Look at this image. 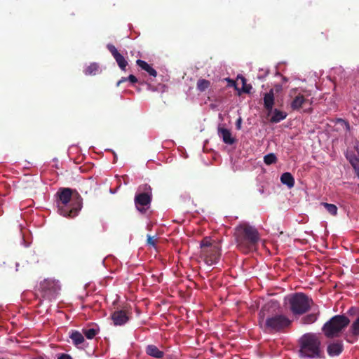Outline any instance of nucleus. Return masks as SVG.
Here are the masks:
<instances>
[{"mask_svg": "<svg viewBox=\"0 0 359 359\" xmlns=\"http://www.w3.org/2000/svg\"><path fill=\"white\" fill-rule=\"evenodd\" d=\"M157 239L150 235H147V243L148 245L156 248Z\"/></svg>", "mask_w": 359, "mask_h": 359, "instance_id": "7c9ffc66", "label": "nucleus"}, {"mask_svg": "<svg viewBox=\"0 0 359 359\" xmlns=\"http://www.w3.org/2000/svg\"><path fill=\"white\" fill-rule=\"evenodd\" d=\"M346 157L348 160L352 167L359 164V158L357 157L353 153L347 154Z\"/></svg>", "mask_w": 359, "mask_h": 359, "instance_id": "cd10ccee", "label": "nucleus"}, {"mask_svg": "<svg viewBox=\"0 0 359 359\" xmlns=\"http://www.w3.org/2000/svg\"><path fill=\"white\" fill-rule=\"evenodd\" d=\"M321 204L332 215L335 216L337 214L338 208L335 205L327 203H322Z\"/></svg>", "mask_w": 359, "mask_h": 359, "instance_id": "bb28decb", "label": "nucleus"}, {"mask_svg": "<svg viewBox=\"0 0 359 359\" xmlns=\"http://www.w3.org/2000/svg\"><path fill=\"white\" fill-rule=\"evenodd\" d=\"M60 290L59 283L56 280L47 278L40 283L39 292L43 299L51 301L56 297Z\"/></svg>", "mask_w": 359, "mask_h": 359, "instance_id": "0eeeda50", "label": "nucleus"}, {"mask_svg": "<svg viewBox=\"0 0 359 359\" xmlns=\"http://www.w3.org/2000/svg\"><path fill=\"white\" fill-rule=\"evenodd\" d=\"M269 304H266L259 313V323H264V330L269 333L284 332L292 325V320L285 314H267Z\"/></svg>", "mask_w": 359, "mask_h": 359, "instance_id": "7ed1b4c3", "label": "nucleus"}, {"mask_svg": "<svg viewBox=\"0 0 359 359\" xmlns=\"http://www.w3.org/2000/svg\"><path fill=\"white\" fill-rule=\"evenodd\" d=\"M238 79H241V81H242V84H243L242 91L245 93H249L250 92L251 88H252L251 85H248L246 83V79H245V77H243V76H238Z\"/></svg>", "mask_w": 359, "mask_h": 359, "instance_id": "c756f323", "label": "nucleus"}, {"mask_svg": "<svg viewBox=\"0 0 359 359\" xmlns=\"http://www.w3.org/2000/svg\"><path fill=\"white\" fill-rule=\"evenodd\" d=\"M128 81V77H122L116 83V86H119L121 83Z\"/></svg>", "mask_w": 359, "mask_h": 359, "instance_id": "f704fd0d", "label": "nucleus"}, {"mask_svg": "<svg viewBox=\"0 0 359 359\" xmlns=\"http://www.w3.org/2000/svg\"><path fill=\"white\" fill-rule=\"evenodd\" d=\"M210 81L205 79H199L196 83V88L200 92L205 91L210 87Z\"/></svg>", "mask_w": 359, "mask_h": 359, "instance_id": "4be33fe9", "label": "nucleus"}, {"mask_svg": "<svg viewBox=\"0 0 359 359\" xmlns=\"http://www.w3.org/2000/svg\"><path fill=\"white\" fill-rule=\"evenodd\" d=\"M107 48L115 59L120 69L123 71H126L128 64L125 57L117 50L116 48L113 44H107Z\"/></svg>", "mask_w": 359, "mask_h": 359, "instance_id": "9d476101", "label": "nucleus"}, {"mask_svg": "<svg viewBox=\"0 0 359 359\" xmlns=\"http://www.w3.org/2000/svg\"><path fill=\"white\" fill-rule=\"evenodd\" d=\"M69 338L76 346L83 344L85 341L83 334L77 330H72L69 332Z\"/></svg>", "mask_w": 359, "mask_h": 359, "instance_id": "f3484780", "label": "nucleus"}, {"mask_svg": "<svg viewBox=\"0 0 359 359\" xmlns=\"http://www.w3.org/2000/svg\"><path fill=\"white\" fill-rule=\"evenodd\" d=\"M32 359H44L42 357H37V358H34Z\"/></svg>", "mask_w": 359, "mask_h": 359, "instance_id": "4c0bfd02", "label": "nucleus"}, {"mask_svg": "<svg viewBox=\"0 0 359 359\" xmlns=\"http://www.w3.org/2000/svg\"><path fill=\"white\" fill-rule=\"evenodd\" d=\"M145 352L148 355L155 358H162L164 356L163 351H160L158 348L154 344L147 345L145 348Z\"/></svg>", "mask_w": 359, "mask_h": 359, "instance_id": "2eb2a0df", "label": "nucleus"}, {"mask_svg": "<svg viewBox=\"0 0 359 359\" xmlns=\"http://www.w3.org/2000/svg\"><path fill=\"white\" fill-rule=\"evenodd\" d=\"M136 64L142 70L147 72L150 76L154 77H156L157 76V72L147 62L142 60H137L136 61Z\"/></svg>", "mask_w": 359, "mask_h": 359, "instance_id": "dca6fc26", "label": "nucleus"}, {"mask_svg": "<svg viewBox=\"0 0 359 359\" xmlns=\"http://www.w3.org/2000/svg\"><path fill=\"white\" fill-rule=\"evenodd\" d=\"M357 177H359V164L353 167Z\"/></svg>", "mask_w": 359, "mask_h": 359, "instance_id": "c9c22d12", "label": "nucleus"}, {"mask_svg": "<svg viewBox=\"0 0 359 359\" xmlns=\"http://www.w3.org/2000/svg\"><path fill=\"white\" fill-rule=\"evenodd\" d=\"M353 309H354L353 308H351V309H350V311H352Z\"/></svg>", "mask_w": 359, "mask_h": 359, "instance_id": "58836bf2", "label": "nucleus"}, {"mask_svg": "<svg viewBox=\"0 0 359 359\" xmlns=\"http://www.w3.org/2000/svg\"><path fill=\"white\" fill-rule=\"evenodd\" d=\"M218 135L226 144L231 145L236 142V139L232 137L230 130L226 128H218Z\"/></svg>", "mask_w": 359, "mask_h": 359, "instance_id": "f8f14e48", "label": "nucleus"}, {"mask_svg": "<svg viewBox=\"0 0 359 359\" xmlns=\"http://www.w3.org/2000/svg\"><path fill=\"white\" fill-rule=\"evenodd\" d=\"M318 316L319 311L313 313L307 314L304 316L303 318H302L301 322L302 323L305 325L312 324L317 320Z\"/></svg>", "mask_w": 359, "mask_h": 359, "instance_id": "412c9836", "label": "nucleus"}, {"mask_svg": "<svg viewBox=\"0 0 359 359\" xmlns=\"http://www.w3.org/2000/svg\"><path fill=\"white\" fill-rule=\"evenodd\" d=\"M343 351V344L341 341H336L327 346V351L330 356L339 355Z\"/></svg>", "mask_w": 359, "mask_h": 359, "instance_id": "ddd939ff", "label": "nucleus"}, {"mask_svg": "<svg viewBox=\"0 0 359 359\" xmlns=\"http://www.w3.org/2000/svg\"><path fill=\"white\" fill-rule=\"evenodd\" d=\"M58 212L64 217L73 218L82 208V198L76 190L60 188L56 193Z\"/></svg>", "mask_w": 359, "mask_h": 359, "instance_id": "f257e3e1", "label": "nucleus"}, {"mask_svg": "<svg viewBox=\"0 0 359 359\" xmlns=\"http://www.w3.org/2000/svg\"><path fill=\"white\" fill-rule=\"evenodd\" d=\"M290 305V311L294 316L307 313L315 305L313 299L303 292H296L285 298Z\"/></svg>", "mask_w": 359, "mask_h": 359, "instance_id": "39448f33", "label": "nucleus"}, {"mask_svg": "<svg viewBox=\"0 0 359 359\" xmlns=\"http://www.w3.org/2000/svg\"><path fill=\"white\" fill-rule=\"evenodd\" d=\"M228 81L231 83V86H236V82L231 79H228Z\"/></svg>", "mask_w": 359, "mask_h": 359, "instance_id": "e433bc0d", "label": "nucleus"}, {"mask_svg": "<svg viewBox=\"0 0 359 359\" xmlns=\"http://www.w3.org/2000/svg\"><path fill=\"white\" fill-rule=\"evenodd\" d=\"M274 105V92L273 89H271L269 92L264 94V107L269 111H273V107Z\"/></svg>", "mask_w": 359, "mask_h": 359, "instance_id": "4468645a", "label": "nucleus"}, {"mask_svg": "<svg viewBox=\"0 0 359 359\" xmlns=\"http://www.w3.org/2000/svg\"><path fill=\"white\" fill-rule=\"evenodd\" d=\"M264 161L266 165H271L277 161V158L274 154L271 153L264 157Z\"/></svg>", "mask_w": 359, "mask_h": 359, "instance_id": "c85d7f7f", "label": "nucleus"}, {"mask_svg": "<svg viewBox=\"0 0 359 359\" xmlns=\"http://www.w3.org/2000/svg\"><path fill=\"white\" fill-rule=\"evenodd\" d=\"M128 81H130L132 83H135L137 82V79L135 76L130 74L128 77Z\"/></svg>", "mask_w": 359, "mask_h": 359, "instance_id": "473e14b6", "label": "nucleus"}, {"mask_svg": "<svg viewBox=\"0 0 359 359\" xmlns=\"http://www.w3.org/2000/svg\"><path fill=\"white\" fill-rule=\"evenodd\" d=\"M201 255L204 257L205 262L209 265L217 263L220 258V248L218 245L204 250Z\"/></svg>", "mask_w": 359, "mask_h": 359, "instance_id": "1a4fd4ad", "label": "nucleus"}, {"mask_svg": "<svg viewBox=\"0 0 359 359\" xmlns=\"http://www.w3.org/2000/svg\"><path fill=\"white\" fill-rule=\"evenodd\" d=\"M237 248L243 253L254 250L260 240L257 229L248 223L238 225L233 233Z\"/></svg>", "mask_w": 359, "mask_h": 359, "instance_id": "f03ea898", "label": "nucleus"}, {"mask_svg": "<svg viewBox=\"0 0 359 359\" xmlns=\"http://www.w3.org/2000/svg\"><path fill=\"white\" fill-rule=\"evenodd\" d=\"M307 102H309L308 100L305 99L302 95L299 94L294 98V100L291 102V108L293 110H299Z\"/></svg>", "mask_w": 359, "mask_h": 359, "instance_id": "a211bd4d", "label": "nucleus"}, {"mask_svg": "<svg viewBox=\"0 0 359 359\" xmlns=\"http://www.w3.org/2000/svg\"><path fill=\"white\" fill-rule=\"evenodd\" d=\"M349 323L350 320L348 317L344 315H336L323 325L322 330L327 338L336 337Z\"/></svg>", "mask_w": 359, "mask_h": 359, "instance_id": "423d86ee", "label": "nucleus"}, {"mask_svg": "<svg viewBox=\"0 0 359 359\" xmlns=\"http://www.w3.org/2000/svg\"><path fill=\"white\" fill-rule=\"evenodd\" d=\"M349 332L355 338L359 337V315L350 327Z\"/></svg>", "mask_w": 359, "mask_h": 359, "instance_id": "5701e85b", "label": "nucleus"}, {"mask_svg": "<svg viewBox=\"0 0 359 359\" xmlns=\"http://www.w3.org/2000/svg\"><path fill=\"white\" fill-rule=\"evenodd\" d=\"M241 123H242V118L240 117L237 119L236 123V127L238 130H240L241 128Z\"/></svg>", "mask_w": 359, "mask_h": 359, "instance_id": "72a5a7b5", "label": "nucleus"}, {"mask_svg": "<svg viewBox=\"0 0 359 359\" xmlns=\"http://www.w3.org/2000/svg\"><path fill=\"white\" fill-rule=\"evenodd\" d=\"M215 245H217V244H212L210 238H204L201 242V253H203L204 250H207L208 248H211V247Z\"/></svg>", "mask_w": 359, "mask_h": 359, "instance_id": "b1692460", "label": "nucleus"}, {"mask_svg": "<svg viewBox=\"0 0 359 359\" xmlns=\"http://www.w3.org/2000/svg\"><path fill=\"white\" fill-rule=\"evenodd\" d=\"M99 332V330L95 328L83 329V334L88 339H93Z\"/></svg>", "mask_w": 359, "mask_h": 359, "instance_id": "393cba45", "label": "nucleus"}, {"mask_svg": "<svg viewBox=\"0 0 359 359\" xmlns=\"http://www.w3.org/2000/svg\"><path fill=\"white\" fill-rule=\"evenodd\" d=\"M280 182L282 184L287 185L289 189L292 188L294 185V179L290 172H284L282 174Z\"/></svg>", "mask_w": 359, "mask_h": 359, "instance_id": "6ab92c4d", "label": "nucleus"}, {"mask_svg": "<svg viewBox=\"0 0 359 359\" xmlns=\"http://www.w3.org/2000/svg\"><path fill=\"white\" fill-rule=\"evenodd\" d=\"M111 319L115 325H123L130 319L127 313L124 310L116 311L111 314Z\"/></svg>", "mask_w": 359, "mask_h": 359, "instance_id": "9b49d317", "label": "nucleus"}, {"mask_svg": "<svg viewBox=\"0 0 359 359\" xmlns=\"http://www.w3.org/2000/svg\"><path fill=\"white\" fill-rule=\"evenodd\" d=\"M273 114L271 116L270 121L271 123H279L282 120H284L287 117V113L279 109H275L273 111Z\"/></svg>", "mask_w": 359, "mask_h": 359, "instance_id": "aec40b11", "label": "nucleus"}, {"mask_svg": "<svg viewBox=\"0 0 359 359\" xmlns=\"http://www.w3.org/2000/svg\"><path fill=\"white\" fill-rule=\"evenodd\" d=\"M99 66L96 63H92L87 67L84 73L86 75H95L97 72Z\"/></svg>", "mask_w": 359, "mask_h": 359, "instance_id": "a878e982", "label": "nucleus"}, {"mask_svg": "<svg viewBox=\"0 0 359 359\" xmlns=\"http://www.w3.org/2000/svg\"><path fill=\"white\" fill-rule=\"evenodd\" d=\"M140 190L142 191V193H138L135 196V204L136 208L141 212H146L147 208L145 206L150 205L152 199L151 188L147 184L140 187Z\"/></svg>", "mask_w": 359, "mask_h": 359, "instance_id": "6e6552de", "label": "nucleus"}, {"mask_svg": "<svg viewBox=\"0 0 359 359\" xmlns=\"http://www.w3.org/2000/svg\"><path fill=\"white\" fill-rule=\"evenodd\" d=\"M57 359H73L72 356L67 353L58 354Z\"/></svg>", "mask_w": 359, "mask_h": 359, "instance_id": "2f4dec72", "label": "nucleus"}, {"mask_svg": "<svg viewBox=\"0 0 359 359\" xmlns=\"http://www.w3.org/2000/svg\"><path fill=\"white\" fill-rule=\"evenodd\" d=\"M299 355L302 358H324L325 355L321 348V341L313 333H306L299 340Z\"/></svg>", "mask_w": 359, "mask_h": 359, "instance_id": "20e7f679", "label": "nucleus"}]
</instances>
